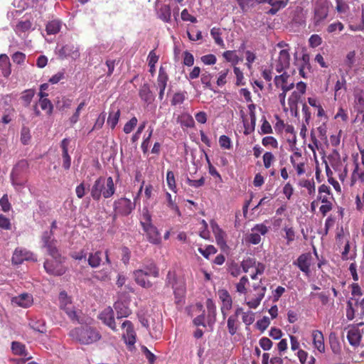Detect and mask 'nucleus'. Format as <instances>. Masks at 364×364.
I'll return each instance as SVG.
<instances>
[{"label":"nucleus","mask_w":364,"mask_h":364,"mask_svg":"<svg viewBox=\"0 0 364 364\" xmlns=\"http://www.w3.org/2000/svg\"><path fill=\"white\" fill-rule=\"evenodd\" d=\"M114 193L115 186L113 178L111 176H109L107 178L103 176L99 177L94 182L90 190L91 197L95 201H99L102 196L105 198H109Z\"/></svg>","instance_id":"f257e3e1"},{"label":"nucleus","mask_w":364,"mask_h":364,"mask_svg":"<svg viewBox=\"0 0 364 364\" xmlns=\"http://www.w3.org/2000/svg\"><path fill=\"white\" fill-rule=\"evenodd\" d=\"M69 336L75 341L83 345H89L101 338L100 333L88 326H80L72 329Z\"/></svg>","instance_id":"f03ea898"},{"label":"nucleus","mask_w":364,"mask_h":364,"mask_svg":"<svg viewBox=\"0 0 364 364\" xmlns=\"http://www.w3.org/2000/svg\"><path fill=\"white\" fill-rule=\"evenodd\" d=\"M140 225L146 233L148 241L154 245H159L161 242V235L156 227L152 224L151 215L148 210H144Z\"/></svg>","instance_id":"7ed1b4c3"},{"label":"nucleus","mask_w":364,"mask_h":364,"mask_svg":"<svg viewBox=\"0 0 364 364\" xmlns=\"http://www.w3.org/2000/svg\"><path fill=\"white\" fill-rule=\"evenodd\" d=\"M328 14V4L324 0H318L316 1L314 8V16L312 23L315 30L322 26Z\"/></svg>","instance_id":"20e7f679"},{"label":"nucleus","mask_w":364,"mask_h":364,"mask_svg":"<svg viewBox=\"0 0 364 364\" xmlns=\"http://www.w3.org/2000/svg\"><path fill=\"white\" fill-rule=\"evenodd\" d=\"M28 164L26 161H19L12 169L11 179L12 184L16 187H23L26 182V173Z\"/></svg>","instance_id":"39448f33"},{"label":"nucleus","mask_w":364,"mask_h":364,"mask_svg":"<svg viewBox=\"0 0 364 364\" xmlns=\"http://www.w3.org/2000/svg\"><path fill=\"white\" fill-rule=\"evenodd\" d=\"M251 287L255 291V294H254V297L246 301L245 303L250 309H256L259 306L262 300L264 299L267 291V287L263 285L262 279L258 282L252 283Z\"/></svg>","instance_id":"423d86ee"},{"label":"nucleus","mask_w":364,"mask_h":364,"mask_svg":"<svg viewBox=\"0 0 364 364\" xmlns=\"http://www.w3.org/2000/svg\"><path fill=\"white\" fill-rule=\"evenodd\" d=\"M290 65V54L289 49H282L279 51L277 58H272V68L277 73H281L288 68Z\"/></svg>","instance_id":"0eeeda50"},{"label":"nucleus","mask_w":364,"mask_h":364,"mask_svg":"<svg viewBox=\"0 0 364 364\" xmlns=\"http://www.w3.org/2000/svg\"><path fill=\"white\" fill-rule=\"evenodd\" d=\"M135 204L131 200L126 198H121L114 203V210L115 215L127 216L134 209Z\"/></svg>","instance_id":"6e6552de"},{"label":"nucleus","mask_w":364,"mask_h":364,"mask_svg":"<svg viewBox=\"0 0 364 364\" xmlns=\"http://www.w3.org/2000/svg\"><path fill=\"white\" fill-rule=\"evenodd\" d=\"M252 232L247 235L246 242L252 245H258L261 242L262 235H265L269 228L264 223L256 224L252 229Z\"/></svg>","instance_id":"1a4fd4ad"},{"label":"nucleus","mask_w":364,"mask_h":364,"mask_svg":"<svg viewBox=\"0 0 364 364\" xmlns=\"http://www.w3.org/2000/svg\"><path fill=\"white\" fill-rule=\"evenodd\" d=\"M12 353L15 355L23 357L21 359H13L12 360L17 364H23L26 360H30L31 356L28 355L26 346L18 341H13L11 344Z\"/></svg>","instance_id":"9d476101"},{"label":"nucleus","mask_w":364,"mask_h":364,"mask_svg":"<svg viewBox=\"0 0 364 364\" xmlns=\"http://www.w3.org/2000/svg\"><path fill=\"white\" fill-rule=\"evenodd\" d=\"M44 268L47 273L53 276H61L66 272L61 259L48 260L44 262Z\"/></svg>","instance_id":"9b49d317"},{"label":"nucleus","mask_w":364,"mask_h":364,"mask_svg":"<svg viewBox=\"0 0 364 364\" xmlns=\"http://www.w3.org/2000/svg\"><path fill=\"white\" fill-rule=\"evenodd\" d=\"M364 333V323H360L358 324V327L353 328L348 331L347 339L349 343L357 347L360 345L362 339L363 334Z\"/></svg>","instance_id":"f8f14e48"},{"label":"nucleus","mask_w":364,"mask_h":364,"mask_svg":"<svg viewBox=\"0 0 364 364\" xmlns=\"http://www.w3.org/2000/svg\"><path fill=\"white\" fill-rule=\"evenodd\" d=\"M219 299L222 301V306L220 307L221 313L223 318H225L228 311L232 306V300L229 292L226 289H219L218 291Z\"/></svg>","instance_id":"ddd939ff"},{"label":"nucleus","mask_w":364,"mask_h":364,"mask_svg":"<svg viewBox=\"0 0 364 364\" xmlns=\"http://www.w3.org/2000/svg\"><path fill=\"white\" fill-rule=\"evenodd\" d=\"M99 318L104 324L109 327L112 331H117V325L114 320V314L113 309L108 306L105 308L99 315Z\"/></svg>","instance_id":"4468645a"},{"label":"nucleus","mask_w":364,"mask_h":364,"mask_svg":"<svg viewBox=\"0 0 364 364\" xmlns=\"http://www.w3.org/2000/svg\"><path fill=\"white\" fill-rule=\"evenodd\" d=\"M11 304L16 306L27 309L33 304V297L28 293H23L11 299Z\"/></svg>","instance_id":"2eb2a0df"},{"label":"nucleus","mask_w":364,"mask_h":364,"mask_svg":"<svg viewBox=\"0 0 364 364\" xmlns=\"http://www.w3.org/2000/svg\"><path fill=\"white\" fill-rule=\"evenodd\" d=\"M58 55L61 59L71 58L75 60L80 56L79 48L73 43L66 44L59 49Z\"/></svg>","instance_id":"dca6fc26"},{"label":"nucleus","mask_w":364,"mask_h":364,"mask_svg":"<svg viewBox=\"0 0 364 364\" xmlns=\"http://www.w3.org/2000/svg\"><path fill=\"white\" fill-rule=\"evenodd\" d=\"M168 81V75L164 68L161 66L159 70L157 77V88L159 89V99L162 100L164 99V92Z\"/></svg>","instance_id":"f3484780"},{"label":"nucleus","mask_w":364,"mask_h":364,"mask_svg":"<svg viewBox=\"0 0 364 364\" xmlns=\"http://www.w3.org/2000/svg\"><path fill=\"white\" fill-rule=\"evenodd\" d=\"M311 255L310 253H304L299 256L294 264L296 265L306 275H309L311 272Z\"/></svg>","instance_id":"a211bd4d"},{"label":"nucleus","mask_w":364,"mask_h":364,"mask_svg":"<svg viewBox=\"0 0 364 364\" xmlns=\"http://www.w3.org/2000/svg\"><path fill=\"white\" fill-rule=\"evenodd\" d=\"M290 162L296 169L298 176L305 173V163L301 152L296 151L290 156Z\"/></svg>","instance_id":"6ab92c4d"},{"label":"nucleus","mask_w":364,"mask_h":364,"mask_svg":"<svg viewBox=\"0 0 364 364\" xmlns=\"http://www.w3.org/2000/svg\"><path fill=\"white\" fill-rule=\"evenodd\" d=\"M122 327L126 328V333L123 334V338L125 343L129 346H133L136 343V333L134 329V326L130 321H124Z\"/></svg>","instance_id":"aec40b11"},{"label":"nucleus","mask_w":364,"mask_h":364,"mask_svg":"<svg viewBox=\"0 0 364 364\" xmlns=\"http://www.w3.org/2000/svg\"><path fill=\"white\" fill-rule=\"evenodd\" d=\"M133 274L134 280L138 285L146 289H149L152 287L153 284L151 282L147 279L149 276L145 273L144 269L134 270Z\"/></svg>","instance_id":"412c9836"},{"label":"nucleus","mask_w":364,"mask_h":364,"mask_svg":"<svg viewBox=\"0 0 364 364\" xmlns=\"http://www.w3.org/2000/svg\"><path fill=\"white\" fill-rule=\"evenodd\" d=\"M33 254L26 249L16 248L12 256V262L21 264L24 260L33 259Z\"/></svg>","instance_id":"4be33fe9"},{"label":"nucleus","mask_w":364,"mask_h":364,"mask_svg":"<svg viewBox=\"0 0 364 364\" xmlns=\"http://www.w3.org/2000/svg\"><path fill=\"white\" fill-rule=\"evenodd\" d=\"M156 9L158 17L166 23H168L171 20V10L168 4H156Z\"/></svg>","instance_id":"5701e85b"},{"label":"nucleus","mask_w":364,"mask_h":364,"mask_svg":"<svg viewBox=\"0 0 364 364\" xmlns=\"http://www.w3.org/2000/svg\"><path fill=\"white\" fill-rule=\"evenodd\" d=\"M139 95L141 100L148 105L151 104L154 100V96L152 94L148 83H144L141 86L139 91Z\"/></svg>","instance_id":"b1692460"},{"label":"nucleus","mask_w":364,"mask_h":364,"mask_svg":"<svg viewBox=\"0 0 364 364\" xmlns=\"http://www.w3.org/2000/svg\"><path fill=\"white\" fill-rule=\"evenodd\" d=\"M354 164L355 167L350 177V186H353L358 181L364 183V169L359 166L357 161H355Z\"/></svg>","instance_id":"393cba45"},{"label":"nucleus","mask_w":364,"mask_h":364,"mask_svg":"<svg viewBox=\"0 0 364 364\" xmlns=\"http://www.w3.org/2000/svg\"><path fill=\"white\" fill-rule=\"evenodd\" d=\"M313 344L321 353L325 352L324 338L321 331L316 330L312 332Z\"/></svg>","instance_id":"a878e982"},{"label":"nucleus","mask_w":364,"mask_h":364,"mask_svg":"<svg viewBox=\"0 0 364 364\" xmlns=\"http://www.w3.org/2000/svg\"><path fill=\"white\" fill-rule=\"evenodd\" d=\"M0 70L3 76L7 77L11 75V63L9 58L6 54L0 55Z\"/></svg>","instance_id":"bb28decb"},{"label":"nucleus","mask_w":364,"mask_h":364,"mask_svg":"<svg viewBox=\"0 0 364 364\" xmlns=\"http://www.w3.org/2000/svg\"><path fill=\"white\" fill-rule=\"evenodd\" d=\"M28 326L36 331L41 333L46 332V322L43 319L31 318L29 320Z\"/></svg>","instance_id":"cd10ccee"},{"label":"nucleus","mask_w":364,"mask_h":364,"mask_svg":"<svg viewBox=\"0 0 364 364\" xmlns=\"http://www.w3.org/2000/svg\"><path fill=\"white\" fill-rule=\"evenodd\" d=\"M41 239L43 247L46 249L57 243V240L54 237V232L53 231H44Z\"/></svg>","instance_id":"c85d7f7f"},{"label":"nucleus","mask_w":364,"mask_h":364,"mask_svg":"<svg viewBox=\"0 0 364 364\" xmlns=\"http://www.w3.org/2000/svg\"><path fill=\"white\" fill-rule=\"evenodd\" d=\"M102 256L103 252L100 250L90 253L87 259L88 264L92 268L98 267L102 261Z\"/></svg>","instance_id":"c756f323"},{"label":"nucleus","mask_w":364,"mask_h":364,"mask_svg":"<svg viewBox=\"0 0 364 364\" xmlns=\"http://www.w3.org/2000/svg\"><path fill=\"white\" fill-rule=\"evenodd\" d=\"M177 122L182 127L192 128L195 126V122L193 117L188 113H182L177 118Z\"/></svg>","instance_id":"7c9ffc66"},{"label":"nucleus","mask_w":364,"mask_h":364,"mask_svg":"<svg viewBox=\"0 0 364 364\" xmlns=\"http://www.w3.org/2000/svg\"><path fill=\"white\" fill-rule=\"evenodd\" d=\"M114 306L117 311V319L128 317L132 314L131 309L122 302H117Z\"/></svg>","instance_id":"2f4dec72"},{"label":"nucleus","mask_w":364,"mask_h":364,"mask_svg":"<svg viewBox=\"0 0 364 364\" xmlns=\"http://www.w3.org/2000/svg\"><path fill=\"white\" fill-rule=\"evenodd\" d=\"M121 112L119 109L116 110L112 109L109 113L107 121V124L112 129H114L118 124Z\"/></svg>","instance_id":"473e14b6"},{"label":"nucleus","mask_w":364,"mask_h":364,"mask_svg":"<svg viewBox=\"0 0 364 364\" xmlns=\"http://www.w3.org/2000/svg\"><path fill=\"white\" fill-rule=\"evenodd\" d=\"M331 194L329 186L322 184L318 188V200H321L322 203H328L330 202L329 196Z\"/></svg>","instance_id":"72a5a7b5"},{"label":"nucleus","mask_w":364,"mask_h":364,"mask_svg":"<svg viewBox=\"0 0 364 364\" xmlns=\"http://www.w3.org/2000/svg\"><path fill=\"white\" fill-rule=\"evenodd\" d=\"M259 264L263 263L257 262V259L254 257H247L241 262V267L245 273H247L250 272L251 268L257 269V267Z\"/></svg>","instance_id":"f704fd0d"},{"label":"nucleus","mask_w":364,"mask_h":364,"mask_svg":"<svg viewBox=\"0 0 364 364\" xmlns=\"http://www.w3.org/2000/svg\"><path fill=\"white\" fill-rule=\"evenodd\" d=\"M61 21L59 20H52L49 21L46 26V31L48 35H55L61 28Z\"/></svg>","instance_id":"c9c22d12"},{"label":"nucleus","mask_w":364,"mask_h":364,"mask_svg":"<svg viewBox=\"0 0 364 364\" xmlns=\"http://www.w3.org/2000/svg\"><path fill=\"white\" fill-rule=\"evenodd\" d=\"M240 321L237 318L229 316L227 321V327L229 333L234 336L240 328Z\"/></svg>","instance_id":"e433bc0d"},{"label":"nucleus","mask_w":364,"mask_h":364,"mask_svg":"<svg viewBox=\"0 0 364 364\" xmlns=\"http://www.w3.org/2000/svg\"><path fill=\"white\" fill-rule=\"evenodd\" d=\"M329 343L332 351L335 354H339L341 353V346L336 333L331 332L329 334Z\"/></svg>","instance_id":"4c0bfd02"},{"label":"nucleus","mask_w":364,"mask_h":364,"mask_svg":"<svg viewBox=\"0 0 364 364\" xmlns=\"http://www.w3.org/2000/svg\"><path fill=\"white\" fill-rule=\"evenodd\" d=\"M248 284V277L246 275L242 276L240 279V281L235 284L237 292L239 294H246L247 293V286Z\"/></svg>","instance_id":"58836bf2"},{"label":"nucleus","mask_w":364,"mask_h":364,"mask_svg":"<svg viewBox=\"0 0 364 364\" xmlns=\"http://www.w3.org/2000/svg\"><path fill=\"white\" fill-rule=\"evenodd\" d=\"M145 270V273L149 277H159V270L156 264L154 262H151L149 264L144 266L143 269Z\"/></svg>","instance_id":"ea45409f"},{"label":"nucleus","mask_w":364,"mask_h":364,"mask_svg":"<svg viewBox=\"0 0 364 364\" xmlns=\"http://www.w3.org/2000/svg\"><path fill=\"white\" fill-rule=\"evenodd\" d=\"M299 185L301 187L306 188L308 191V193L310 196H314L316 193V186L315 183L313 179H302L299 181Z\"/></svg>","instance_id":"a19ab883"},{"label":"nucleus","mask_w":364,"mask_h":364,"mask_svg":"<svg viewBox=\"0 0 364 364\" xmlns=\"http://www.w3.org/2000/svg\"><path fill=\"white\" fill-rule=\"evenodd\" d=\"M355 103L358 112H363L364 109V92L358 90L355 92Z\"/></svg>","instance_id":"79ce46f5"},{"label":"nucleus","mask_w":364,"mask_h":364,"mask_svg":"<svg viewBox=\"0 0 364 364\" xmlns=\"http://www.w3.org/2000/svg\"><path fill=\"white\" fill-rule=\"evenodd\" d=\"M59 301L60 306L62 309L65 310V308H68L72 305V301L69 297L65 291H62L59 294Z\"/></svg>","instance_id":"37998d69"},{"label":"nucleus","mask_w":364,"mask_h":364,"mask_svg":"<svg viewBox=\"0 0 364 364\" xmlns=\"http://www.w3.org/2000/svg\"><path fill=\"white\" fill-rule=\"evenodd\" d=\"M223 55L227 61L232 63L233 65H236L242 60V58L236 54L235 50H227L223 53Z\"/></svg>","instance_id":"c03bdc74"},{"label":"nucleus","mask_w":364,"mask_h":364,"mask_svg":"<svg viewBox=\"0 0 364 364\" xmlns=\"http://www.w3.org/2000/svg\"><path fill=\"white\" fill-rule=\"evenodd\" d=\"M289 75L286 73L284 72L280 75H277L274 77V84L277 87H279L283 90L284 87L286 86L287 83V80L289 78Z\"/></svg>","instance_id":"a18cd8bd"},{"label":"nucleus","mask_w":364,"mask_h":364,"mask_svg":"<svg viewBox=\"0 0 364 364\" xmlns=\"http://www.w3.org/2000/svg\"><path fill=\"white\" fill-rule=\"evenodd\" d=\"M210 35L213 38L217 45L220 46L222 48H225V43L223 38H221V32L219 28H213L210 30Z\"/></svg>","instance_id":"49530a36"},{"label":"nucleus","mask_w":364,"mask_h":364,"mask_svg":"<svg viewBox=\"0 0 364 364\" xmlns=\"http://www.w3.org/2000/svg\"><path fill=\"white\" fill-rule=\"evenodd\" d=\"M186 99V92H176L172 100H171V104L173 106H176L178 105H181Z\"/></svg>","instance_id":"de8ad7c7"},{"label":"nucleus","mask_w":364,"mask_h":364,"mask_svg":"<svg viewBox=\"0 0 364 364\" xmlns=\"http://www.w3.org/2000/svg\"><path fill=\"white\" fill-rule=\"evenodd\" d=\"M301 95L296 91H294L288 99V102L290 109H294L297 107L298 102L301 99Z\"/></svg>","instance_id":"09e8293b"},{"label":"nucleus","mask_w":364,"mask_h":364,"mask_svg":"<svg viewBox=\"0 0 364 364\" xmlns=\"http://www.w3.org/2000/svg\"><path fill=\"white\" fill-rule=\"evenodd\" d=\"M39 105L43 110H46L48 115H50L53 112V105H52L50 100L47 98L40 99Z\"/></svg>","instance_id":"8fccbe9b"},{"label":"nucleus","mask_w":364,"mask_h":364,"mask_svg":"<svg viewBox=\"0 0 364 364\" xmlns=\"http://www.w3.org/2000/svg\"><path fill=\"white\" fill-rule=\"evenodd\" d=\"M198 250L205 259H209L210 255L217 252V249L211 245H207L205 249L198 247Z\"/></svg>","instance_id":"3c124183"},{"label":"nucleus","mask_w":364,"mask_h":364,"mask_svg":"<svg viewBox=\"0 0 364 364\" xmlns=\"http://www.w3.org/2000/svg\"><path fill=\"white\" fill-rule=\"evenodd\" d=\"M31 139L30 129L28 127H23L21 130V141L23 144H28Z\"/></svg>","instance_id":"603ef678"},{"label":"nucleus","mask_w":364,"mask_h":364,"mask_svg":"<svg viewBox=\"0 0 364 364\" xmlns=\"http://www.w3.org/2000/svg\"><path fill=\"white\" fill-rule=\"evenodd\" d=\"M166 200H167V206L174 211L178 216L181 215V211L176 205L174 200L172 199L171 195L169 193H166Z\"/></svg>","instance_id":"864d4df0"},{"label":"nucleus","mask_w":364,"mask_h":364,"mask_svg":"<svg viewBox=\"0 0 364 364\" xmlns=\"http://www.w3.org/2000/svg\"><path fill=\"white\" fill-rule=\"evenodd\" d=\"M105 117H106V114L105 112H102L98 116L97 119H96V121L94 124V126L90 130V132L88 133L90 134L95 130L100 129L105 124Z\"/></svg>","instance_id":"5fc2aeb1"},{"label":"nucleus","mask_w":364,"mask_h":364,"mask_svg":"<svg viewBox=\"0 0 364 364\" xmlns=\"http://www.w3.org/2000/svg\"><path fill=\"white\" fill-rule=\"evenodd\" d=\"M166 182L168 184V188L176 192V180L174 173L172 171H168L166 173Z\"/></svg>","instance_id":"6e6d98bb"},{"label":"nucleus","mask_w":364,"mask_h":364,"mask_svg":"<svg viewBox=\"0 0 364 364\" xmlns=\"http://www.w3.org/2000/svg\"><path fill=\"white\" fill-rule=\"evenodd\" d=\"M228 271L234 277H238L241 273L240 267L235 262L229 264Z\"/></svg>","instance_id":"4d7b16f0"},{"label":"nucleus","mask_w":364,"mask_h":364,"mask_svg":"<svg viewBox=\"0 0 364 364\" xmlns=\"http://www.w3.org/2000/svg\"><path fill=\"white\" fill-rule=\"evenodd\" d=\"M137 119L135 117H133L128 122H127L123 128V131L126 134L131 133L134 128L136 126Z\"/></svg>","instance_id":"13d9d810"},{"label":"nucleus","mask_w":364,"mask_h":364,"mask_svg":"<svg viewBox=\"0 0 364 364\" xmlns=\"http://www.w3.org/2000/svg\"><path fill=\"white\" fill-rule=\"evenodd\" d=\"M270 324V320L267 316H264L256 323L257 328L263 332Z\"/></svg>","instance_id":"bf43d9fd"},{"label":"nucleus","mask_w":364,"mask_h":364,"mask_svg":"<svg viewBox=\"0 0 364 364\" xmlns=\"http://www.w3.org/2000/svg\"><path fill=\"white\" fill-rule=\"evenodd\" d=\"M284 231L285 232V238L287 244L289 245L295 240V232L293 228L284 227Z\"/></svg>","instance_id":"052dcab7"},{"label":"nucleus","mask_w":364,"mask_h":364,"mask_svg":"<svg viewBox=\"0 0 364 364\" xmlns=\"http://www.w3.org/2000/svg\"><path fill=\"white\" fill-rule=\"evenodd\" d=\"M242 322L245 325L250 326L255 321V314L253 312H252V311H247V312H244V313H242Z\"/></svg>","instance_id":"680f3d73"},{"label":"nucleus","mask_w":364,"mask_h":364,"mask_svg":"<svg viewBox=\"0 0 364 364\" xmlns=\"http://www.w3.org/2000/svg\"><path fill=\"white\" fill-rule=\"evenodd\" d=\"M219 144L221 148L230 149L232 148L231 140L226 135H222L219 138Z\"/></svg>","instance_id":"e2e57ef3"},{"label":"nucleus","mask_w":364,"mask_h":364,"mask_svg":"<svg viewBox=\"0 0 364 364\" xmlns=\"http://www.w3.org/2000/svg\"><path fill=\"white\" fill-rule=\"evenodd\" d=\"M34 96V91L33 90H26L23 92L21 97V100L25 102L26 105L28 106Z\"/></svg>","instance_id":"0e129e2a"},{"label":"nucleus","mask_w":364,"mask_h":364,"mask_svg":"<svg viewBox=\"0 0 364 364\" xmlns=\"http://www.w3.org/2000/svg\"><path fill=\"white\" fill-rule=\"evenodd\" d=\"M274 160V156L272 152L267 151L263 155L264 166L269 168Z\"/></svg>","instance_id":"69168bd1"},{"label":"nucleus","mask_w":364,"mask_h":364,"mask_svg":"<svg viewBox=\"0 0 364 364\" xmlns=\"http://www.w3.org/2000/svg\"><path fill=\"white\" fill-rule=\"evenodd\" d=\"M266 265L264 264H259L255 269V272L250 274V278L252 280H256L259 275H262L265 271Z\"/></svg>","instance_id":"338daca9"},{"label":"nucleus","mask_w":364,"mask_h":364,"mask_svg":"<svg viewBox=\"0 0 364 364\" xmlns=\"http://www.w3.org/2000/svg\"><path fill=\"white\" fill-rule=\"evenodd\" d=\"M49 255L54 259H61V255L56 246V244L46 249Z\"/></svg>","instance_id":"774afa93"}]
</instances>
